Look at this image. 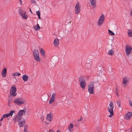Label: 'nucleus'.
I'll return each instance as SVG.
<instances>
[{
    "mask_svg": "<svg viewBox=\"0 0 132 132\" xmlns=\"http://www.w3.org/2000/svg\"><path fill=\"white\" fill-rule=\"evenodd\" d=\"M116 91H117L118 90V89L117 88H116Z\"/></svg>",
    "mask_w": 132,
    "mask_h": 132,
    "instance_id": "obj_48",
    "label": "nucleus"
},
{
    "mask_svg": "<svg viewBox=\"0 0 132 132\" xmlns=\"http://www.w3.org/2000/svg\"><path fill=\"white\" fill-rule=\"evenodd\" d=\"M105 19V16L103 14H101L99 16L97 24L98 26H100L103 25Z\"/></svg>",
    "mask_w": 132,
    "mask_h": 132,
    "instance_id": "obj_2",
    "label": "nucleus"
},
{
    "mask_svg": "<svg viewBox=\"0 0 132 132\" xmlns=\"http://www.w3.org/2000/svg\"><path fill=\"white\" fill-rule=\"evenodd\" d=\"M16 88L14 87H12L10 89V94L13 97H14L16 95Z\"/></svg>",
    "mask_w": 132,
    "mask_h": 132,
    "instance_id": "obj_8",
    "label": "nucleus"
},
{
    "mask_svg": "<svg viewBox=\"0 0 132 132\" xmlns=\"http://www.w3.org/2000/svg\"><path fill=\"white\" fill-rule=\"evenodd\" d=\"M14 103L16 105H20L24 103V100L22 98L15 99L13 101Z\"/></svg>",
    "mask_w": 132,
    "mask_h": 132,
    "instance_id": "obj_4",
    "label": "nucleus"
},
{
    "mask_svg": "<svg viewBox=\"0 0 132 132\" xmlns=\"http://www.w3.org/2000/svg\"><path fill=\"white\" fill-rule=\"evenodd\" d=\"M94 83L91 82L88 86V91L90 94H92L93 92Z\"/></svg>",
    "mask_w": 132,
    "mask_h": 132,
    "instance_id": "obj_7",
    "label": "nucleus"
},
{
    "mask_svg": "<svg viewBox=\"0 0 132 132\" xmlns=\"http://www.w3.org/2000/svg\"><path fill=\"white\" fill-rule=\"evenodd\" d=\"M89 65V66H90V64L89 63H86V66H87V65Z\"/></svg>",
    "mask_w": 132,
    "mask_h": 132,
    "instance_id": "obj_42",
    "label": "nucleus"
},
{
    "mask_svg": "<svg viewBox=\"0 0 132 132\" xmlns=\"http://www.w3.org/2000/svg\"><path fill=\"white\" fill-rule=\"evenodd\" d=\"M130 14L131 15H132V11L130 12Z\"/></svg>",
    "mask_w": 132,
    "mask_h": 132,
    "instance_id": "obj_44",
    "label": "nucleus"
},
{
    "mask_svg": "<svg viewBox=\"0 0 132 132\" xmlns=\"http://www.w3.org/2000/svg\"><path fill=\"white\" fill-rule=\"evenodd\" d=\"M48 132H54V131L53 129H50L49 130Z\"/></svg>",
    "mask_w": 132,
    "mask_h": 132,
    "instance_id": "obj_39",
    "label": "nucleus"
},
{
    "mask_svg": "<svg viewBox=\"0 0 132 132\" xmlns=\"http://www.w3.org/2000/svg\"><path fill=\"white\" fill-rule=\"evenodd\" d=\"M31 3L32 4H36V2L35 0H31Z\"/></svg>",
    "mask_w": 132,
    "mask_h": 132,
    "instance_id": "obj_36",
    "label": "nucleus"
},
{
    "mask_svg": "<svg viewBox=\"0 0 132 132\" xmlns=\"http://www.w3.org/2000/svg\"><path fill=\"white\" fill-rule=\"evenodd\" d=\"M21 118L17 114L16 116L13 119V120L15 122L20 121Z\"/></svg>",
    "mask_w": 132,
    "mask_h": 132,
    "instance_id": "obj_16",
    "label": "nucleus"
},
{
    "mask_svg": "<svg viewBox=\"0 0 132 132\" xmlns=\"http://www.w3.org/2000/svg\"><path fill=\"white\" fill-rule=\"evenodd\" d=\"M116 102L117 104L119 106V108H121V107L120 106V101L119 100H117V101Z\"/></svg>",
    "mask_w": 132,
    "mask_h": 132,
    "instance_id": "obj_30",
    "label": "nucleus"
},
{
    "mask_svg": "<svg viewBox=\"0 0 132 132\" xmlns=\"http://www.w3.org/2000/svg\"><path fill=\"white\" fill-rule=\"evenodd\" d=\"M82 117H81L80 118H79V119H78L77 120V121H75V123H76V125H77L78 126V125H79V123L78 122H79V121H81V120H82Z\"/></svg>",
    "mask_w": 132,
    "mask_h": 132,
    "instance_id": "obj_28",
    "label": "nucleus"
},
{
    "mask_svg": "<svg viewBox=\"0 0 132 132\" xmlns=\"http://www.w3.org/2000/svg\"><path fill=\"white\" fill-rule=\"evenodd\" d=\"M21 75V74L18 72L14 73L13 74V75L14 76H19Z\"/></svg>",
    "mask_w": 132,
    "mask_h": 132,
    "instance_id": "obj_33",
    "label": "nucleus"
},
{
    "mask_svg": "<svg viewBox=\"0 0 132 132\" xmlns=\"http://www.w3.org/2000/svg\"><path fill=\"white\" fill-rule=\"evenodd\" d=\"M6 68H4L2 70L1 74L3 77H5L6 76Z\"/></svg>",
    "mask_w": 132,
    "mask_h": 132,
    "instance_id": "obj_18",
    "label": "nucleus"
},
{
    "mask_svg": "<svg viewBox=\"0 0 132 132\" xmlns=\"http://www.w3.org/2000/svg\"><path fill=\"white\" fill-rule=\"evenodd\" d=\"M28 78L29 77L28 76L26 75H23L22 76V79L24 81H27L28 80Z\"/></svg>",
    "mask_w": 132,
    "mask_h": 132,
    "instance_id": "obj_20",
    "label": "nucleus"
},
{
    "mask_svg": "<svg viewBox=\"0 0 132 132\" xmlns=\"http://www.w3.org/2000/svg\"><path fill=\"white\" fill-rule=\"evenodd\" d=\"M37 14L38 15H40V12L38 10L37 11H36V12Z\"/></svg>",
    "mask_w": 132,
    "mask_h": 132,
    "instance_id": "obj_38",
    "label": "nucleus"
},
{
    "mask_svg": "<svg viewBox=\"0 0 132 132\" xmlns=\"http://www.w3.org/2000/svg\"><path fill=\"white\" fill-rule=\"evenodd\" d=\"M132 50L131 47L129 46H126V49L125 50L127 56H128L130 53L131 50Z\"/></svg>",
    "mask_w": 132,
    "mask_h": 132,
    "instance_id": "obj_11",
    "label": "nucleus"
},
{
    "mask_svg": "<svg viewBox=\"0 0 132 132\" xmlns=\"http://www.w3.org/2000/svg\"><path fill=\"white\" fill-rule=\"evenodd\" d=\"M9 117V114L8 113L4 114L3 115L1 118L0 121H2L4 118L6 117Z\"/></svg>",
    "mask_w": 132,
    "mask_h": 132,
    "instance_id": "obj_24",
    "label": "nucleus"
},
{
    "mask_svg": "<svg viewBox=\"0 0 132 132\" xmlns=\"http://www.w3.org/2000/svg\"><path fill=\"white\" fill-rule=\"evenodd\" d=\"M40 15H38V18H39V19H40Z\"/></svg>",
    "mask_w": 132,
    "mask_h": 132,
    "instance_id": "obj_47",
    "label": "nucleus"
},
{
    "mask_svg": "<svg viewBox=\"0 0 132 132\" xmlns=\"http://www.w3.org/2000/svg\"><path fill=\"white\" fill-rule=\"evenodd\" d=\"M132 116V112H128L126 114L125 118L128 119L130 118V117Z\"/></svg>",
    "mask_w": 132,
    "mask_h": 132,
    "instance_id": "obj_17",
    "label": "nucleus"
},
{
    "mask_svg": "<svg viewBox=\"0 0 132 132\" xmlns=\"http://www.w3.org/2000/svg\"><path fill=\"white\" fill-rule=\"evenodd\" d=\"M90 4L93 6V9H95L96 7V0H89Z\"/></svg>",
    "mask_w": 132,
    "mask_h": 132,
    "instance_id": "obj_12",
    "label": "nucleus"
},
{
    "mask_svg": "<svg viewBox=\"0 0 132 132\" xmlns=\"http://www.w3.org/2000/svg\"><path fill=\"white\" fill-rule=\"evenodd\" d=\"M13 78H15V77H13Z\"/></svg>",
    "mask_w": 132,
    "mask_h": 132,
    "instance_id": "obj_51",
    "label": "nucleus"
},
{
    "mask_svg": "<svg viewBox=\"0 0 132 132\" xmlns=\"http://www.w3.org/2000/svg\"><path fill=\"white\" fill-rule=\"evenodd\" d=\"M73 127V125L72 123H70L68 128L69 132H71Z\"/></svg>",
    "mask_w": 132,
    "mask_h": 132,
    "instance_id": "obj_21",
    "label": "nucleus"
},
{
    "mask_svg": "<svg viewBox=\"0 0 132 132\" xmlns=\"http://www.w3.org/2000/svg\"><path fill=\"white\" fill-rule=\"evenodd\" d=\"M57 132H60V131L59 130H57Z\"/></svg>",
    "mask_w": 132,
    "mask_h": 132,
    "instance_id": "obj_50",
    "label": "nucleus"
},
{
    "mask_svg": "<svg viewBox=\"0 0 132 132\" xmlns=\"http://www.w3.org/2000/svg\"><path fill=\"white\" fill-rule=\"evenodd\" d=\"M51 114H48L47 115L46 117V120L47 122L46 121L45 122L47 124L49 123L51 121Z\"/></svg>",
    "mask_w": 132,
    "mask_h": 132,
    "instance_id": "obj_14",
    "label": "nucleus"
},
{
    "mask_svg": "<svg viewBox=\"0 0 132 132\" xmlns=\"http://www.w3.org/2000/svg\"><path fill=\"white\" fill-rule=\"evenodd\" d=\"M79 81L81 87L82 89L85 88L86 85V83L84 78L82 77H80L79 78Z\"/></svg>",
    "mask_w": 132,
    "mask_h": 132,
    "instance_id": "obj_6",
    "label": "nucleus"
},
{
    "mask_svg": "<svg viewBox=\"0 0 132 132\" xmlns=\"http://www.w3.org/2000/svg\"><path fill=\"white\" fill-rule=\"evenodd\" d=\"M108 54L110 55H112L113 54V51L112 50H109L108 52Z\"/></svg>",
    "mask_w": 132,
    "mask_h": 132,
    "instance_id": "obj_32",
    "label": "nucleus"
},
{
    "mask_svg": "<svg viewBox=\"0 0 132 132\" xmlns=\"http://www.w3.org/2000/svg\"><path fill=\"white\" fill-rule=\"evenodd\" d=\"M40 53L43 56H45V54L44 51L43 49H41L40 50Z\"/></svg>",
    "mask_w": 132,
    "mask_h": 132,
    "instance_id": "obj_34",
    "label": "nucleus"
},
{
    "mask_svg": "<svg viewBox=\"0 0 132 132\" xmlns=\"http://www.w3.org/2000/svg\"><path fill=\"white\" fill-rule=\"evenodd\" d=\"M114 105L113 103L112 102H110L109 105L108 107V111L110 113V115L109 116V117H111L113 115V108L114 106L113 105Z\"/></svg>",
    "mask_w": 132,
    "mask_h": 132,
    "instance_id": "obj_1",
    "label": "nucleus"
},
{
    "mask_svg": "<svg viewBox=\"0 0 132 132\" xmlns=\"http://www.w3.org/2000/svg\"><path fill=\"white\" fill-rule=\"evenodd\" d=\"M106 132H112V131H108Z\"/></svg>",
    "mask_w": 132,
    "mask_h": 132,
    "instance_id": "obj_46",
    "label": "nucleus"
},
{
    "mask_svg": "<svg viewBox=\"0 0 132 132\" xmlns=\"http://www.w3.org/2000/svg\"><path fill=\"white\" fill-rule=\"evenodd\" d=\"M34 28L36 30H38L40 29V27L39 26V24H37L36 26L34 27Z\"/></svg>",
    "mask_w": 132,
    "mask_h": 132,
    "instance_id": "obj_27",
    "label": "nucleus"
},
{
    "mask_svg": "<svg viewBox=\"0 0 132 132\" xmlns=\"http://www.w3.org/2000/svg\"><path fill=\"white\" fill-rule=\"evenodd\" d=\"M2 125V123L0 122V126H1Z\"/></svg>",
    "mask_w": 132,
    "mask_h": 132,
    "instance_id": "obj_49",
    "label": "nucleus"
},
{
    "mask_svg": "<svg viewBox=\"0 0 132 132\" xmlns=\"http://www.w3.org/2000/svg\"><path fill=\"white\" fill-rule=\"evenodd\" d=\"M15 113V111L14 110H11L10 111L9 113H8L9 114V116H12L13 113Z\"/></svg>",
    "mask_w": 132,
    "mask_h": 132,
    "instance_id": "obj_31",
    "label": "nucleus"
},
{
    "mask_svg": "<svg viewBox=\"0 0 132 132\" xmlns=\"http://www.w3.org/2000/svg\"><path fill=\"white\" fill-rule=\"evenodd\" d=\"M116 93V94H117V96L118 97H119V95H118V94L117 93V92Z\"/></svg>",
    "mask_w": 132,
    "mask_h": 132,
    "instance_id": "obj_43",
    "label": "nucleus"
},
{
    "mask_svg": "<svg viewBox=\"0 0 132 132\" xmlns=\"http://www.w3.org/2000/svg\"><path fill=\"white\" fill-rule=\"evenodd\" d=\"M24 132H28V130L27 129V127L26 126L24 127Z\"/></svg>",
    "mask_w": 132,
    "mask_h": 132,
    "instance_id": "obj_37",
    "label": "nucleus"
},
{
    "mask_svg": "<svg viewBox=\"0 0 132 132\" xmlns=\"http://www.w3.org/2000/svg\"><path fill=\"white\" fill-rule=\"evenodd\" d=\"M128 102L129 105L131 106H132V102L130 99H129L128 100Z\"/></svg>",
    "mask_w": 132,
    "mask_h": 132,
    "instance_id": "obj_35",
    "label": "nucleus"
},
{
    "mask_svg": "<svg viewBox=\"0 0 132 132\" xmlns=\"http://www.w3.org/2000/svg\"><path fill=\"white\" fill-rule=\"evenodd\" d=\"M80 7L79 3H77L76 4L75 7V14H78L79 13L81 10Z\"/></svg>",
    "mask_w": 132,
    "mask_h": 132,
    "instance_id": "obj_9",
    "label": "nucleus"
},
{
    "mask_svg": "<svg viewBox=\"0 0 132 132\" xmlns=\"http://www.w3.org/2000/svg\"><path fill=\"white\" fill-rule=\"evenodd\" d=\"M20 1V4H21L22 3V2L21 0H19Z\"/></svg>",
    "mask_w": 132,
    "mask_h": 132,
    "instance_id": "obj_41",
    "label": "nucleus"
},
{
    "mask_svg": "<svg viewBox=\"0 0 132 132\" xmlns=\"http://www.w3.org/2000/svg\"><path fill=\"white\" fill-rule=\"evenodd\" d=\"M25 120L24 119H21L20 121L18 123V125L20 127H21L25 125Z\"/></svg>",
    "mask_w": 132,
    "mask_h": 132,
    "instance_id": "obj_15",
    "label": "nucleus"
},
{
    "mask_svg": "<svg viewBox=\"0 0 132 132\" xmlns=\"http://www.w3.org/2000/svg\"><path fill=\"white\" fill-rule=\"evenodd\" d=\"M127 34L129 36L132 37V30L129 29L127 31Z\"/></svg>",
    "mask_w": 132,
    "mask_h": 132,
    "instance_id": "obj_25",
    "label": "nucleus"
},
{
    "mask_svg": "<svg viewBox=\"0 0 132 132\" xmlns=\"http://www.w3.org/2000/svg\"><path fill=\"white\" fill-rule=\"evenodd\" d=\"M34 7H38V6H36L35 5H34L32 7L33 8Z\"/></svg>",
    "mask_w": 132,
    "mask_h": 132,
    "instance_id": "obj_40",
    "label": "nucleus"
},
{
    "mask_svg": "<svg viewBox=\"0 0 132 132\" xmlns=\"http://www.w3.org/2000/svg\"><path fill=\"white\" fill-rule=\"evenodd\" d=\"M128 81V79L127 78H124L123 80V84L122 85L123 86V87H125Z\"/></svg>",
    "mask_w": 132,
    "mask_h": 132,
    "instance_id": "obj_19",
    "label": "nucleus"
},
{
    "mask_svg": "<svg viewBox=\"0 0 132 132\" xmlns=\"http://www.w3.org/2000/svg\"><path fill=\"white\" fill-rule=\"evenodd\" d=\"M8 105L9 106H10L12 102V98H9L8 99Z\"/></svg>",
    "mask_w": 132,
    "mask_h": 132,
    "instance_id": "obj_26",
    "label": "nucleus"
},
{
    "mask_svg": "<svg viewBox=\"0 0 132 132\" xmlns=\"http://www.w3.org/2000/svg\"><path fill=\"white\" fill-rule=\"evenodd\" d=\"M25 110H20L18 113L17 114L21 118L23 115L25 114Z\"/></svg>",
    "mask_w": 132,
    "mask_h": 132,
    "instance_id": "obj_13",
    "label": "nucleus"
},
{
    "mask_svg": "<svg viewBox=\"0 0 132 132\" xmlns=\"http://www.w3.org/2000/svg\"><path fill=\"white\" fill-rule=\"evenodd\" d=\"M33 53L34 59L36 61L39 62L40 59L39 57L38 51L37 49H35Z\"/></svg>",
    "mask_w": 132,
    "mask_h": 132,
    "instance_id": "obj_3",
    "label": "nucleus"
},
{
    "mask_svg": "<svg viewBox=\"0 0 132 132\" xmlns=\"http://www.w3.org/2000/svg\"><path fill=\"white\" fill-rule=\"evenodd\" d=\"M108 31L109 34L110 35L113 36L114 35V33L111 31L109 29Z\"/></svg>",
    "mask_w": 132,
    "mask_h": 132,
    "instance_id": "obj_29",
    "label": "nucleus"
},
{
    "mask_svg": "<svg viewBox=\"0 0 132 132\" xmlns=\"http://www.w3.org/2000/svg\"><path fill=\"white\" fill-rule=\"evenodd\" d=\"M29 9V10H30V11L31 12V13H32V12L31 11V9L30 8Z\"/></svg>",
    "mask_w": 132,
    "mask_h": 132,
    "instance_id": "obj_45",
    "label": "nucleus"
},
{
    "mask_svg": "<svg viewBox=\"0 0 132 132\" xmlns=\"http://www.w3.org/2000/svg\"><path fill=\"white\" fill-rule=\"evenodd\" d=\"M97 71V74L98 75H100V72H101V67L98 66L97 67V69H96Z\"/></svg>",
    "mask_w": 132,
    "mask_h": 132,
    "instance_id": "obj_22",
    "label": "nucleus"
},
{
    "mask_svg": "<svg viewBox=\"0 0 132 132\" xmlns=\"http://www.w3.org/2000/svg\"><path fill=\"white\" fill-rule=\"evenodd\" d=\"M56 94L55 93H54L52 94V96L49 101V103L50 104H52L54 102L56 98Z\"/></svg>",
    "mask_w": 132,
    "mask_h": 132,
    "instance_id": "obj_10",
    "label": "nucleus"
},
{
    "mask_svg": "<svg viewBox=\"0 0 132 132\" xmlns=\"http://www.w3.org/2000/svg\"><path fill=\"white\" fill-rule=\"evenodd\" d=\"M18 12L21 17L24 19H27L28 16L26 12L21 9H19L18 10Z\"/></svg>",
    "mask_w": 132,
    "mask_h": 132,
    "instance_id": "obj_5",
    "label": "nucleus"
},
{
    "mask_svg": "<svg viewBox=\"0 0 132 132\" xmlns=\"http://www.w3.org/2000/svg\"><path fill=\"white\" fill-rule=\"evenodd\" d=\"M54 44L55 46L59 45V40L57 38L55 39L54 41Z\"/></svg>",
    "mask_w": 132,
    "mask_h": 132,
    "instance_id": "obj_23",
    "label": "nucleus"
}]
</instances>
